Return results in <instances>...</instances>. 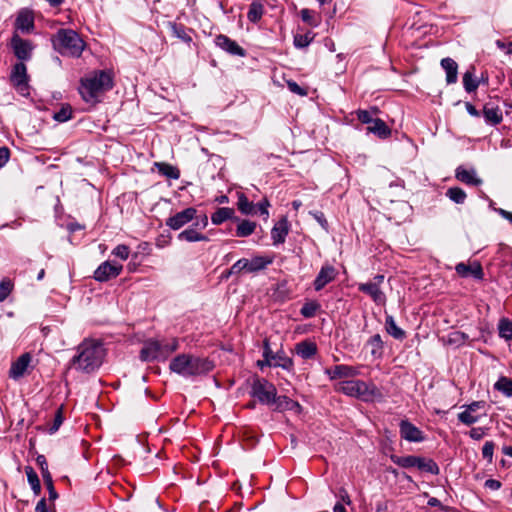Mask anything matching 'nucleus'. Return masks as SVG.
Masks as SVG:
<instances>
[{"label": "nucleus", "mask_w": 512, "mask_h": 512, "mask_svg": "<svg viewBox=\"0 0 512 512\" xmlns=\"http://www.w3.org/2000/svg\"><path fill=\"white\" fill-rule=\"evenodd\" d=\"M105 355L100 341L85 339L77 347L76 355L70 361V367L84 373H91L98 369Z\"/></svg>", "instance_id": "1"}, {"label": "nucleus", "mask_w": 512, "mask_h": 512, "mask_svg": "<svg viewBox=\"0 0 512 512\" xmlns=\"http://www.w3.org/2000/svg\"><path fill=\"white\" fill-rule=\"evenodd\" d=\"M214 364L208 358H201L191 354H180L173 358L169 369L183 377L200 376L209 373Z\"/></svg>", "instance_id": "2"}, {"label": "nucleus", "mask_w": 512, "mask_h": 512, "mask_svg": "<svg viewBox=\"0 0 512 512\" xmlns=\"http://www.w3.org/2000/svg\"><path fill=\"white\" fill-rule=\"evenodd\" d=\"M113 87L112 75L104 70L94 72L81 80L79 92L86 102H97L103 92Z\"/></svg>", "instance_id": "3"}, {"label": "nucleus", "mask_w": 512, "mask_h": 512, "mask_svg": "<svg viewBox=\"0 0 512 512\" xmlns=\"http://www.w3.org/2000/svg\"><path fill=\"white\" fill-rule=\"evenodd\" d=\"M55 49L63 56L80 57L85 43L79 34L72 29H60L53 41Z\"/></svg>", "instance_id": "4"}, {"label": "nucleus", "mask_w": 512, "mask_h": 512, "mask_svg": "<svg viewBox=\"0 0 512 512\" xmlns=\"http://www.w3.org/2000/svg\"><path fill=\"white\" fill-rule=\"evenodd\" d=\"M337 391L351 397H357L364 401L371 400L376 394L375 386H369L361 380L342 381L337 386Z\"/></svg>", "instance_id": "5"}, {"label": "nucleus", "mask_w": 512, "mask_h": 512, "mask_svg": "<svg viewBox=\"0 0 512 512\" xmlns=\"http://www.w3.org/2000/svg\"><path fill=\"white\" fill-rule=\"evenodd\" d=\"M251 395L260 403L271 405L275 401L277 390L274 384L264 378H256L251 387Z\"/></svg>", "instance_id": "6"}, {"label": "nucleus", "mask_w": 512, "mask_h": 512, "mask_svg": "<svg viewBox=\"0 0 512 512\" xmlns=\"http://www.w3.org/2000/svg\"><path fill=\"white\" fill-rule=\"evenodd\" d=\"M384 282V275L378 274L369 282L360 283L358 290L367 294L377 305H384L386 303V295L381 289Z\"/></svg>", "instance_id": "7"}, {"label": "nucleus", "mask_w": 512, "mask_h": 512, "mask_svg": "<svg viewBox=\"0 0 512 512\" xmlns=\"http://www.w3.org/2000/svg\"><path fill=\"white\" fill-rule=\"evenodd\" d=\"M263 361H258L259 366L268 365L271 367H281L290 370L293 367V361L287 357L284 352L273 353L267 342H265L263 350Z\"/></svg>", "instance_id": "8"}, {"label": "nucleus", "mask_w": 512, "mask_h": 512, "mask_svg": "<svg viewBox=\"0 0 512 512\" xmlns=\"http://www.w3.org/2000/svg\"><path fill=\"white\" fill-rule=\"evenodd\" d=\"M123 266L110 261L103 262L95 271L94 279L99 282H106L116 278L122 271Z\"/></svg>", "instance_id": "9"}, {"label": "nucleus", "mask_w": 512, "mask_h": 512, "mask_svg": "<svg viewBox=\"0 0 512 512\" xmlns=\"http://www.w3.org/2000/svg\"><path fill=\"white\" fill-rule=\"evenodd\" d=\"M197 210L193 207H188L173 216L166 219V226L173 230H179L187 223L191 222L196 217Z\"/></svg>", "instance_id": "10"}, {"label": "nucleus", "mask_w": 512, "mask_h": 512, "mask_svg": "<svg viewBox=\"0 0 512 512\" xmlns=\"http://www.w3.org/2000/svg\"><path fill=\"white\" fill-rule=\"evenodd\" d=\"M11 47L20 62L31 58L33 45L29 40H24L18 34H14L11 38Z\"/></svg>", "instance_id": "11"}, {"label": "nucleus", "mask_w": 512, "mask_h": 512, "mask_svg": "<svg viewBox=\"0 0 512 512\" xmlns=\"http://www.w3.org/2000/svg\"><path fill=\"white\" fill-rule=\"evenodd\" d=\"M163 344L157 340H148L140 351V359L150 362L158 359L164 360Z\"/></svg>", "instance_id": "12"}, {"label": "nucleus", "mask_w": 512, "mask_h": 512, "mask_svg": "<svg viewBox=\"0 0 512 512\" xmlns=\"http://www.w3.org/2000/svg\"><path fill=\"white\" fill-rule=\"evenodd\" d=\"M11 81L21 94H24V91L28 89L27 68L23 62H18L14 65Z\"/></svg>", "instance_id": "13"}, {"label": "nucleus", "mask_w": 512, "mask_h": 512, "mask_svg": "<svg viewBox=\"0 0 512 512\" xmlns=\"http://www.w3.org/2000/svg\"><path fill=\"white\" fill-rule=\"evenodd\" d=\"M337 276V270L332 265H324L321 267L316 276L313 286L316 291L322 290L327 284L334 281Z\"/></svg>", "instance_id": "14"}, {"label": "nucleus", "mask_w": 512, "mask_h": 512, "mask_svg": "<svg viewBox=\"0 0 512 512\" xmlns=\"http://www.w3.org/2000/svg\"><path fill=\"white\" fill-rule=\"evenodd\" d=\"M400 435L409 442H422L424 440L423 432L408 420H401L399 424Z\"/></svg>", "instance_id": "15"}, {"label": "nucleus", "mask_w": 512, "mask_h": 512, "mask_svg": "<svg viewBox=\"0 0 512 512\" xmlns=\"http://www.w3.org/2000/svg\"><path fill=\"white\" fill-rule=\"evenodd\" d=\"M325 374H327L331 380H335L355 377L359 374V371L356 367L340 364L326 369Z\"/></svg>", "instance_id": "16"}, {"label": "nucleus", "mask_w": 512, "mask_h": 512, "mask_svg": "<svg viewBox=\"0 0 512 512\" xmlns=\"http://www.w3.org/2000/svg\"><path fill=\"white\" fill-rule=\"evenodd\" d=\"M215 44L222 50L237 56H244L245 50L228 36L220 34L215 38Z\"/></svg>", "instance_id": "17"}, {"label": "nucleus", "mask_w": 512, "mask_h": 512, "mask_svg": "<svg viewBox=\"0 0 512 512\" xmlns=\"http://www.w3.org/2000/svg\"><path fill=\"white\" fill-rule=\"evenodd\" d=\"M30 362L31 355L29 353L22 354L16 361L11 364L9 370L10 378L14 380L21 378L25 374Z\"/></svg>", "instance_id": "18"}, {"label": "nucleus", "mask_w": 512, "mask_h": 512, "mask_svg": "<svg viewBox=\"0 0 512 512\" xmlns=\"http://www.w3.org/2000/svg\"><path fill=\"white\" fill-rule=\"evenodd\" d=\"M455 270L459 276L464 278L473 277L477 280L483 278V269L478 262H474L471 265H467L463 262L458 263Z\"/></svg>", "instance_id": "19"}, {"label": "nucleus", "mask_w": 512, "mask_h": 512, "mask_svg": "<svg viewBox=\"0 0 512 512\" xmlns=\"http://www.w3.org/2000/svg\"><path fill=\"white\" fill-rule=\"evenodd\" d=\"M455 177L466 185L479 186L482 180L477 176L475 169H466L459 166L455 171Z\"/></svg>", "instance_id": "20"}, {"label": "nucleus", "mask_w": 512, "mask_h": 512, "mask_svg": "<svg viewBox=\"0 0 512 512\" xmlns=\"http://www.w3.org/2000/svg\"><path fill=\"white\" fill-rule=\"evenodd\" d=\"M289 233V224L286 218H281L271 230L273 245H279L285 242Z\"/></svg>", "instance_id": "21"}, {"label": "nucleus", "mask_w": 512, "mask_h": 512, "mask_svg": "<svg viewBox=\"0 0 512 512\" xmlns=\"http://www.w3.org/2000/svg\"><path fill=\"white\" fill-rule=\"evenodd\" d=\"M15 26L23 33H29L34 28V15L29 10H21L16 18Z\"/></svg>", "instance_id": "22"}, {"label": "nucleus", "mask_w": 512, "mask_h": 512, "mask_svg": "<svg viewBox=\"0 0 512 512\" xmlns=\"http://www.w3.org/2000/svg\"><path fill=\"white\" fill-rule=\"evenodd\" d=\"M273 262V257L257 255L247 259L246 272L256 273L266 269Z\"/></svg>", "instance_id": "23"}, {"label": "nucleus", "mask_w": 512, "mask_h": 512, "mask_svg": "<svg viewBox=\"0 0 512 512\" xmlns=\"http://www.w3.org/2000/svg\"><path fill=\"white\" fill-rule=\"evenodd\" d=\"M441 67L446 73L447 84H454L458 79V64L450 57L441 60Z\"/></svg>", "instance_id": "24"}, {"label": "nucleus", "mask_w": 512, "mask_h": 512, "mask_svg": "<svg viewBox=\"0 0 512 512\" xmlns=\"http://www.w3.org/2000/svg\"><path fill=\"white\" fill-rule=\"evenodd\" d=\"M367 132L372 133L381 139H386L391 135V129L379 118H376L371 125L367 126Z\"/></svg>", "instance_id": "25"}, {"label": "nucleus", "mask_w": 512, "mask_h": 512, "mask_svg": "<svg viewBox=\"0 0 512 512\" xmlns=\"http://www.w3.org/2000/svg\"><path fill=\"white\" fill-rule=\"evenodd\" d=\"M483 116L487 123L494 126L500 124L503 120L502 111L498 106L490 107L485 105L483 108Z\"/></svg>", "instance_id": "26"}, {"label": "nucleus", "mask_w": 512, "mask_h": 512, "mask_svg": "<svg viewBox=\"0 0 512 512\" xmlns=\"http://www.w3.org/2000/svg\"><path fill=\"white\" fill-rule=\"evenodd\" d=\"M385 329L389 335L397 340H403L406 337L405 331L397 326L394 317L391 315H386Z\"/></svg>", "instance_id": "27"}, {"label": "nucleus", "mask_w": 512, "mask_h": 512, "mask_svg": "<svg viewBox=\"0 0 512 512\" xmlns=\"http://www.w3.org/2000/svg\"><path fill=\"white\" fill-rule=\"evenodd\" d=\"M264 11V5L261 0H253L247 12V19L252 23H257L261 20Z\"/></svg>", "instance_id": "28"}, {"label": "nucleus", "mask_w": 512, "mask_h": 512, "mask_svg": "<svg viewBox=\"0 0 512 512\" xmlns=\"http://www.w3.org/2000/svg\"><path fill=\"white\" fill-rule=\"evenodd\" d=\"M272 404H275L276 405L275 409L279 410V411H286V410L299 411L300 410L299 403L290 399L287 396H278L277 397V395H276L275 401Z\"/></svg>", "instance_id": "29"}, {"label": "nucleus", "mask_w": 512, "mask_h": 512, "mask_svg": "<svg viewBox=\"0 0 512 512\" xmlns=\"http://www.w3.org/2000/svg\"><path fill=\"white\" fill-rule=\"evenodd\" d=\"M296 352L303 359L312 358L317 352V346L310 341H302L296 345Z\"/></svg>", "instance_id": "30"}, {"label": "nucleus", "mask_w": 512, "mask_h": 512, "mask_svg": "<svg viewBox=\"0 0 512 512\" xmlns=\"http://www.w3.org/2000/svg\"><path fill=\"white\" fill-rule=\"evenodd\" d=\"M155 167L157 168L158 172L169 178V179H178L180 177V171L177 167L164 162H156Z\"/></svg>", "instance_id": "31"}, {"label": "nucleus", "mask_w": 512, "mask_h": 512, "mask_svg": "<svg viewBox=\"0 0 512 512\" xmlns=\"http://www.w3.org/2000/svg\"><path fill=\"white\" fill-rule=\"evenodd\" d=\"M234 210L228 207L218 208L211 216V221L214 225H220L226 220L232 219Z\"/></svg>", "instance_id": "32"}, {"label": "nucleus", "mask_w": 512, "mask_h": 512, "mask_svg": "<svg viewBox=\"0 0 512 512\" xmlns=\"http://www.w3.org/2000/svg\"><path fill=\"white\" fill-rule=\"evenodd\" d=\"M168 27L170 28L173 36H175L176 38L188 44L192 42V38L187 33L186 27L184 25L177 24L175 22H169Z\"/></svg>", "instance_id": "33"}, {"label": "nucleus", "mask_w": 512, "mask_h": 512, "mask_svg": "<svg viewBox=\"0 0 512 512\" xmlns=\"http://www.w3.org/2000/svg\"><path fill=\"white\" fill-rule=\"evenodd\" d=\"M416 467L421 471H425L433 475H438L440 472L439 467L435 461L432 459H426L424 457L417 458Z\"/></svg>", "instance_id": "34"}, {"label": "nucleus", "mask_w": 512, "mask_h": 512, "mask_svg": "<svg viewBox=\"0 0 512 512\" xmlns=\"http://www.w3.org/2000/svg\"><path fill=\"white\" fill-rule=\"evenodd\" d=\"M237 206L239 211L244 215L257 214L255 204L249 201V199L244 194L239 195Z\"/></svg>", "instance_id": "35"}, {"label": "nucleus", "mask_w": 512, "mask_h": 512, "mask_svg": "<svg viewBox=\"0 0 512 512\" xmlns=\"http://www.w3.org/2000/svg\"><path fill=\"white\" fill-rule=\"evenodd\" d=\"M179 240H185L187 242H197V241H208V237L204 234L197 232L195 229L190 228L182 231L178 235Z\"/></svg>", "instance_id": "36"}, {"label": "nucleus", "mask_w": 512, "mask_h": 512, "mask_svg": "<svg viewBox=\"0 0 512 512\" xmlns=\"http://www.w3.org/2000/svg\"><path fill=\"white\" fill-rule=\"evenodd\" d=\"M474 70L475 68L472 67L463 75V86L468 93L474 92L479 86V82L474 79Z\"/></svg>", "instance_id": "37"}, {"label": "nucleus", "mask_w": 512, "mask_h": 512, "mask_svg": "<svg viewBox=\"0 0 512 512\" xmlns=\"http://www.w3.org/2000/svg\"><path fill=\"white\" fill-rule=\"evenodd\" d=\"M418 456L408 455V456H397L392 455L391 461L396 465L403 468H412L416 467Z\"/></svg>", "instance_id": "38"}, {"label": "nucleus", "mask_w": 512, "mask_h": 512, "mask_svg": "<svg viewBox=\"0 0 512 512\" xmlns=\"http://www.w3.org/2000/svg\"><path fill=\"white\" fill-rule=\"evenodd\" d=\"M256 229V223L250 220H242L236 228V236L247 237L251 235Z\"/></svg>", "instance_id": "39"}, {"label": "nucleus", "mask_w": 512, "mask_h": 512, "mask_svg": "<svg viewBox=\"0 0 512 512\" xmlns=\"http://www.w3.org/2000/svg\"><path fill=\"white\" fill-rule=\"evenodd\" d=\"M494 389L502 392L506 397L512 396V379L507 377H500L494 384Z\"/></svg>", "instance_id": "40"}, {"label": "nucleus", "mask_w": 512, "mask_h": 512, "mask_svg": "<svg viewBox=\"0 0 512 512\" xmlns=\"http://www.w3.org/2000/svg\"><path fill=\"white\" fill-rule=\"evenodd\" d=\"M468 335L461 331H452L447 335L446 343L459 347L464 345L468 340Z\"/></svg>", "instance_id": "41"}, {"label": "nucleus", "mask_w": 512, "mask_h": 512, "mask_svg": "<svg viewBox=\"0 0 512 512\" xmlns=\"http://www.w3.org/2000/svg\"><path fill=\"white\" fill-rule=\"evenodd\" d=\"M446 196L457 204L464 203L467 197L465 191L459 187L449 188L446 192Z\"/></svg>", "instance_id": "42"}, {"label": "nucleus", "mask_w": 512, "mask_h": 512, "mask_svg": "<svg viewBox=\"0 0 512 512\" xmlns=\"http://www.w3.org/2000/svg\"><path fill=\"white\" fill-rule=\"evenodd\" d=\"M320 309V304L316 301H309L303 304L300 314L304 318H312L316 315L317 311Z\"/></svg>", "instance_id": "43"}, {"label": "nucleus", "mask_w": 512, "mask_h": 512, "mask_svg": "<svg viewBox=\"0 0 512 512\" xmlns=\"http://www.w3.org/2000/svg\"><path fill=\"white\" fill-rule=\"evenodd\" d=\"M498 329L500 337L506 340H512V322L510 320H500Z\"/></svg>", "instance_id": "44"}, {"label": "nucleus", "mask_w": 512, "mask_h": 512, "mask_svg": "<svg viewBox=\"0 0 512 512\" xmlns=\"http://www.w3.org/2000/svg\"><path fill=\"white\" fill-rule=\"evenodd\" d=\"M367 345L371 346V353L372 355H381L383 350V341L379 334H375L372 336L368 341Z\"/></svg>", "instance_id": "45"}, {"label": "nucleus", "mask_w": 512, "mask_h": 512, "mask_svg": "<svg viewBox=\"0 0 512 512\" xmlns=\"http://www.w3.org/2000/svg\"><path fill=\"white\" fill-rule=\"evenodd\" d=\"M458 420L467 425V426H470L476 422H478L479 420V417L478 416H475L473 414V412H471L469 409L465 408L464 411L460 412L458 414Z\"/></svg>", "instance_id": "46"}, {"label": "nucleus", "mask_w": 512, "mask_h": 512, "mask_svg": "<svg viewBox=\"0 0 512 512\" xmlns=\"http://www.w3.org/2000/svg\"><path fill=\"white\" fill-rule=\"evenodd\" d=\"M13 282L9 278H4L0 282V302L4 301L12 292Z\"/></svg>", "instance_id": "47"}, {"label": "nucleus", "mask_w": 512, "mask_h": 512, "mask_svg": "<svg viewBox=\"0 0 512 512\" xmlns=\"http://www.w3.org/2000/svg\"><path fill=\"white\" fill-rule=\"evenodd\" d=\"M300 16L303 22L307 23L308 25L312 27H316L319 24V21L314 16V12L310 9H302L300 11Z\"/></svg>", "instance_id": "48"}, {"label": "nucleus", "mask_w": 512, "mask_h": 512, "mask_svg": "<svg viewBox=\"0 0 512 512\" xmlns=\"http://www.w3.org/2000/svg\"><path fill=\"white\" fill-rule=\"evenodd\" d=\"M64 421V416H63V407L60 406L56 412H55V415H54V419H53V424L52 426L48 429L49 430V433L50 434H53L55 433L56 431H58V429L60 428V426L62 425Z\"/></svg>", "instance_id": "49"}, {"label": "nucleus", "mask_w": 512, "mask_h": 512, "mask_svg": "<svg viewBox=\"0 0 512 512\" xmlns=\"http://www.w3.org/2000/svg\"><path fill=\"white\" fill-rule=\"evenodd\" d=\"M72 117V109L69 105L62 106L61 109L54 114V119L58 122H66Z\"/></svg>", "instance_id": "50"}, {"label": "nucleus", "mask_w": 512, "mask_h": 512, "mask_svg": "<svg viewBox=\"0 0 512 512\" xmlns=\"http://www.w3.org/2000/svg\"><path fill=\"white\" fill-rule=\"evenodd\" d=\"M313 40V36H311L310 33L306 34H297L294 36V45L297 48H304L307 47L311 41Z\"/></svg>", "instance_id": "51"}, {"label": "nucleus", "mask_w": 512, "mask_h": 512, "mask_svg": "<svg viewBox=\"0 0 512 512\" xmlns=\"http://www.w3.org/2000/svg\"><path fill=\"white\" fill-rule=\"evenodd\" d=\"M112 255H114L117 258H120L121 260H127L130 255V248L129 246L124 244L117 245L112 250Z\"/></svg>", "instance_id": "52"}, {"label": "nucleus", "mask_w": 512, "mask_h": 512, "mask_svg": "<svg viewBox=\"0 0 512 512\" xmlns=\"http://www.w3.org/2000/svg\"><path fill=\"white\" fill-rule=\"evenodd\" d=\"M43 480L47 486V489L49 491V499L55 500L58 497V494L54 488L52 476L50 473H47L46 475H43Z\"/></svg>", "instance_id": "53"}, {"label": "nucleus", "mask_w": 512, "mask_h": 512, "mask_svg": "<svg viewBox=\"0 0 512 512\" xmlns=\"http://www.w3.org/2000/svg\"><path fill=\"white\" fill-rule=\"evenodd\" d=\"M246 264L247 258H241L236 261L231 268L229 269V274H239L241 272H246Z\"/></svg>", "instance_id": "54"}, {"label": "nucleus", "mask_w": 512, "mask_h": 512, "mask_svg": "<svg viewBox=\"0 0 512 512\" xmlns=\"http://www.w3.org/2000/svg\"><path fill=\"white\" fill-rule=\"evenodd\" d=\"M494 447L495 444L492 441H487L482 448L483 458L487 459L489 463L493 460Z\"/></svg>", "instance_id": "55"}, {"label": "nucleus", "mask_w": 512, "mask_h": 512, "mask_svg": "<svg viewBox=\"0 0 512 512\" xmlns=\"http://www.w3.org/2000/svg\"><path fill=\"white\" fill-rule=\"evenodd\" d=\"M163 344V354L164 359H166L171 353L178 349V341L177 339H172L170 342L162 343Z\"/></svg>", "instance_id": "56"}, {"label": "nucleus", "mask_w": 512, "mask_h": 512, "mask_svg": "<svg viewBox=\"0 0 512 512\" xmlns=\"http://www.w3.org/2000/svg\"><path fill=\"white\" fill-rule=\"evenodd\" d=\"M287 87L294 94H297L299 96L307 95L306 88L299 86L295 81H292V80L287 81Z\"/></svg>", "instance_id": "57"}, {"label": "nucleus", "mask_w": 512, "mask_h": 512, "mask_svg": "<svg viewBox=\"0 0 512 512\" xmlns=\"http://www.w3.org/2000/svg\"><path fill=\"white\" fill-rule=\"evenodd\" d=\"M357 118L360 122H362L364 124H368V126L371 125L372 122L375 120L372 118L371 113L367 110H358Z\"/></svg>", "instance_id": "58"}, {"label": "nucleus", "mask_w": 512, "mask_h": 512, "mask_svg": "<svg viewBox=\"0 0 512 512\" xmlns=\"http://www.w3.org/2000/svg\"><path fill=\"white\" fill-rule=\"evenodd\" d=\"M25 473H26L27 480H28V483L30 484V486L40 482L37 473L31 466L25 467Z\"/></svg>", "instance_id": "59"}, {"label": "nucleus", "mask_w": 512, "mask_h": 512, "mask_svg": "<svg viewBox=\"0 0 512 512\" xmlns=\"http://www.w3.org/2000/svg\"><path fill=\"white\" fill-rule=\"evenodd\" d=\"M269 205L270 204H269L267 199H263L258 204H255L257 213H259L260 215L265 216V218H268V216H269V212H268Z\"/></svg>", "instance_id": "60"}, {"label": "nucleus", "mask_w": 512, "mask_h": 512, "mask_svg": "<svg viewBox=\"0 0 512 512\" xmlns=\"http://www.w3.org/2000/svg\"><path fill=\"white\" fill-rule=\"evenodd\" d=\"M10 158V150L6 146L0 147V168L4 167Z\"/></svg>", "instance_id": "61"}, {"label": "nucleus", "mask_w": 512, "mask_h": 512, "mask_svg": "<svg viewBox=\"0 0 512 512\" xmlns=\"http://www.w3.org/2000/svg\"><path fill=\"white\" fill-rule=\"evenodd\" d=\"M36 462L41 470L42 476L50 473L48 470V463L44 455H38L36 458Z\"/></svg>", "instance_id": "62"}, {"label": "nucleus", "mask_w": 512, "mask_h": 512, "mask_svg": "<svg viewBox=\"0 0 512 512\" xmlns=\"http://www.w3.org/2000/svg\"><path fill=\"white\" fill-rule=\"evenodd\" d=\"M469 435L474 440H480L485 435V429L482 427H474L470 430Z\"/></svg>", "instance_id": "63"}, {"label": "nucleus", "mask_w": 512, "mask_h": 512, "mask_svg": "<svg viewBox=\"0 0 512 512\" xmlns=\"http://www.w3.org/2000/svg\"><path fill=\"white\" fill-rule=\"evenodd\" d=\"M485 487L490 489V490H499L501 488V482L496 480V479H488L485 481Z\"/></svg>", "instance_id": "64"}]
</instances>
